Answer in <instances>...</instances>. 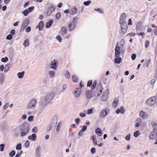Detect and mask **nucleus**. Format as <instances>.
<instances>
[{"instance_id": "nucleus-1", "label": "nucleus", "mask_w": 157, "mask_h": 157, "mask_svg": "<svg viewBox=\"0 0 157 157\" xmlns=\"http://www.w3.org/2000/svg\"><path fill=\"white\" fill-rule=\"evenodd\" d=\"M54 97V94L53 92H51L48 94L45 95L43 99L41 100L40 103V105L42 107H44L47 105Z\"/></svg>"}, {"instance_id": "nucleus-2", "label": "nucleus", "mask_w": 157, "mask_h": 157, "mask_svg": "<svg viewBox=\"0 0 157 157\" xmlns=\"http://www.w3.org/2000/svg\"><path fill=\"white\" fill-rule=\"evenodd\" d=\"M19 127L21 131L20 136H26L29 130V125L28 123L25 122L23 123L20 125Z\"/></svg>"}, {"instance_id": "nucleus-3", "label": "nucleus", "mask_w": 157, "mask_h": 157, "mask_svg": "<svg viewBox=\"0 0 157 157\" xmlns=\"http://www.w3.org/2000/svg\"><path fill=\"white\" fill-rule=\"evenodd\" d=\"M36 100L33 99L30 100L26 106L27 109H33L36 106Z\"/></svg>"}, {"instance_id": "nucleus-4", "label": "nucleus", "mask_w": 157, "mask_h": 157, "mask_svg": "<svg viewBox=\"0 0 157 157\" xmlns=\"http://www.w3.org/2000/svg\"><path fill=\"white\" fill-rule=\"evenodd\" d=\"M156 98L155 97L148 98L146 101L147 105L149 106L154 105L156 102Z\"/></svg>"}, {"instance_id": "nucleus-5", "label": "nucleus", "mask_w": 157, "mask_h": 157, "mask_svg": "<svg viewBox=\"0 0 157 157\" xmlns=\"http://www.w3.org/2000/svg\"><path fill=\"white\" fill-rule=\"evenodd\" d=\"M121 32L124 34L127 31L128 28L127 23L126 22H121Z\"/></svg>"}, {"instance_id": "nucleus-6", "label": "nucleus", "mask_w": 157, "mask_h": 157, "mask_svg": "<svg viewBox=\"0 0 157 157\" xmlns=\"http://www.w3.org/2000/svg\"><path fill=\"white\" fill-rule=\"evenodd\" d=\"M74 97L77 98L81 94V88H77L74 90L73 92Z\"/></svg>"}, {"instance_id": "nucleus-7", "label": "nucleus", "mask_w": 157, "mask_h": 157, "mask_svg": "<svg viewBox=\"0 0 157 157\" xmlns=\"http://www.w3.org/2000/svg\"><path fill=\"white\" fill-rule=\"evenodd\" d=\"M57 123V118L56 116H53L50 122V124L52 127V128L54 129Z\"/></svg>"}, {"instance_id": "nucleus-8", "label": "nucleus", "mask_w": 157, "mask_h": 157, "mask_svg": "<svg viewBox=\"0 0 157 157\" xmlns=\"http://www.w3.org/2000/svg\"><path fill=\"white\" fill-rule=\"evenodd\" d=\"M149 137L151 139H154L157 138V129H155L153 130L150 134Z\"/></svg>"}, {"instance_id": "nucleus-9", "label": "nucleus", "mask_w": 157, "mask_h": 157, "mask_svg": "<svg viewBox=\"0 0 157 157\" xmlns=\"http://www.w3.org/2000/svg\"><path fill=\"white\" fill-rule=\"evenodd\" d=\"M55 10V8L54 7L53 5H51L50 6L47 10V14L48 16H50Z\"/></svg>"}, {"instance_id": "nucleus-10", "label": "nucleus", "mask_w": 157, "mask_h": 157, "mask_svg": "<svg viewBox=\"0 0 157 157\" xmlns=\"http://www.w3.org/2000/svg\"><path fill=\"white\" fill-rule=\"evenodd\" d=\"M109 93V90L107 89L104 92L102 98V100L103 101H105L107 100Z\"/></svg>"}, {"instance_id": "nucleus-11", "label": "nucleus", "mask_w": 157, "mask_h": 157, "mask_svg": "<svg viewBox=\"0 0 157 157\" xmlns=\"http://www.w3.org/2000/svg\"><path fill=\"white\" fill-rule=\"evenodd\" d=\"M136 121V123L135 125V127L136 128L139 127L142 123V120L140 118H137Z\"/></svg>"}, {"instance_id": "nucleus-12", "label": "nucleus", "mask_w": 157, "mask_h": 157, "mask_svg": "<svg viewBox=\"0 0 157 157\" xmlns=\"http://www.w3.org/2000/svg\"><path fill=\"white\" fill-rule=\"evenodd\" d=\"M36 134L35 133H33L32 135L29 136H28V139L30 140H32L33 141H35L36 140Z\"/></svg>"}, {"instance_id": "nucleus-13", "label": "nucleus", "mask_w": 157, "mask_h": 157, "mask_svg": "<svg viewBox=\"0 0 157 157\" xmlns=\"http://www.w3.org/2000/svg\"><path fill=\"white\" fill-rule=\"evenodd\" d=\"M108 114L107 112L105 109H103L100 113V116L101 117H105Z\"/></svg>"}, {"instance_id": "nucleus-14", "label": "nucleus", "mask_w": 157, "mask_h": 157, "mask_svg": "<svg viewBox=\"0 0 157 157\" xmlns=\"http://www.w3.org/2000/svg\"><path fill=\"white\" fill-rule=\"evenodd\" d=\"M140 116L143 119H145L147 117V114L143 111H141L139 114Z\"/></svg>"}, {"instance_id": "nucleus-15", "label": "nucleus", "mask_w": 157, "mask_h": 157, "mask_svg": "<svg viewBox=\"0 0 157 157\" xmlns=\"http://www.w3.org/2000/svg\"><path fill=\"white\" fill-rule=\"evenodd\" d=\"M115 56L117 57H118L120 56V48L119 47H116L115 49Z\"/></svg>"}, {"instance_id": "nucleus-16", "label": "nucleus", "mask_w": 157, "mask_h": 157, "mask_svg": "<svg viewBox=\"0 0 157 157\" xmlns=\"http://www.w3.org/2000/svg\"><path fill=\"white\" fill-rule=\"evenodd\" d=\"M40 149V146H37L36 148L35 152V156L36 157H38L40 156L39 151Z\"/></svg>"}, {"instance_id": "nucleus-17", "label": "nucleus", "mask_w": 157, "mask_h": 157, "mask_svg": "<svg viewBox=\"0 0 157 157\" xmlns=\"http://www.w3.org/2000/svg\"><path fill=\"white\" fill-rule=\"evenodd\" d=\"M126 18V15L125 13H123L121 15V17L120 21V23H121V22H126L125 21H124Z\"/></svg>"}, {"instance_id": "nucleus-18", "label": "nucleus", "mask_w": 157, "mask_h": 157, "mask_svg": "<svg viewBox=\"0 0 157 157\" xmlns=\"http://www.w3.org/2000/svg\"><path fill=\"white\" fill-rule=\"evenodd\" d=\"M124 111L125 109L123 107L121 106L120 109H118L116 110V113L117 114H119V113L121 114H123L124 113Z\"/></svg>"}, {"instance_id": "nucleus-19", "label": "nucleus", "mask_w": 157, "mask_h": 157, "mask_svg": "<svg viewBox=\"0 0 157 157\" xmlns=\"http://www.w3.org/2000/svg\"><path fill=\"white\" fill-rule=\"evenodd\" d=\"M53 22V19H51L48 22H47L46 24V27L47 28H49L51 25H52Z\"/></svg>"}, {"instance_id": "nucleus-20", "label": "nucleus", "mask_w": 157, "mask_h": 157, "mask_svg": "<svg viewBox=\"0 0 157 157\" xmlns=\"http://www.w3.org/2000/svg\"><path fill=\"white\" fill-rule=\"evenodd\" d=\"M56 62L54 60L52 61L51 62V63L50 65V67L53 69H56Z\"/></svg>"}, {"instance_id": "nucleus-21", "label": "nucleus", "mask_w": 157, "mask_h": 157, "mask_svg": "<svg viewBox=\"0 0 157 157\" xmlns=\"http://www.w3.org/2000/svg\"><path fill=\"white\" fill-rule=\"evenodd\" d=\"M102 92V90H101L98 89L96 90V91L94 93V94L96 96H98L101 94Z\"/></svg>"}, {"instance_id": "nucleus-22", "label": "nucleus", "mask_w": 157, "mask_h": 157, "mask_svg": "<svg viewBox=\"0 0 157 157\" xmlns=\"http://www.w3.org/2000/svg\"><path fill=\"white\" fill-rule=\"evenodd\" d=\"M24 74L25 72L23 71L21 72L17 73V75L19 78H23Z\"/></svg>"}, {"instance_id": "nucleus-23", "label": "nucleus", "mask_w": 157, "mask_h": 157, "mask_svg": "<svg viewBox=\"0 0 157 157\" xmlns=\"http://www.w3.org/2000/svg\"><path fill=\"white\" fill-rule=\"evenodd\" d=\"M44 25L43 21H41L39 22L38 25L39 30H41L43 29Z\"/></svg>"}, {"instance_id": "nucleus-24", "label": "nucleus", "mask_w": 157, "mask_h": 157, "mask_svg": "<svg viewBox=\"0 0 157 157\" xmlns=\"http://www.w3.org/2000/svg\"><path fill=\"white\" fill-rule=\"evenodd\" d=\"M136 30L137 31H141V29H142V26L141 25L140 23H139L136 25Z\"/></svg>"}, {"instance_id": "nucleus-25", "label": "nucleus", "mask_w": 157, "mask_h": 157, "mask_svg": "<svg viewBox=\"0 0 157 157\" xmlns=\"http://www.w3.org/2000/svg\"><path fill=\"white\" fill-rule=\"evenodd\" d=\"M77 9L75 7H74L72 8H71V14H75L77 12Z\"/></svg>"}, {"instance_id": "nucleus-26", "label": "nucleus", "mask_w": 157, "mask_h": 157, "mask_svg": "<svg viewBox=\"0 0 157 157\" xmlns=\"http://www.w3.org/2000/svg\"><path fill=\"white\" fill-rule=\"evenodd\" d=\"M29 20L28 19H26L23 21L22 24L23 25H25L27 26L29 25Z\"/></svg>"}, {"instance_id": "nucleus-27", "label": "nucleus", "mask_w": 157, "mask_h": 157, "mask_svg": "<svg viewBox=\"0 0 157 157\" xmlns=\"http://www.w3.org/2000/svg\"><path fill=\"white\" fill-rule=\"evenodd\" d=\"M72 80L74 82H77L78 80V78L75 75H73L72 77Z\"/></svg>"}, {"instance_id": "nucleus-28", "label": "nucleus", "mask_w": 157, "mask_h": 157, "mask_svg": "<svg viewBox=\"0 0 157 157\" xmlns=\"http://www.w3.org/2000/svg\"><path fill=\"white\" fill-rule=\"evenodd\" d=\"M10 63L7 64L6 65V66H5V67L4 71V72H7L9 71V69H10L9 67H10Z\"/></svg>"}, {"instance_id": "nucleus-29", "label": "nucleus", "mask_w": 157, "mask_h": 157, "mask_svg": "<svg viewBox=\"0 0 157 157\" xmlns=\"http://www.w3.org/2000/svg\"><path fill=\"white\" fill-rule=\"evenodd\" d=\"M114 60L116 63L119 64L121 62V57L117 58H115Z\"/></svg>"}, {"instance_id": "nucleus-30", "label": "nucleus", "mask_w": 157, "mask_h": 157, "mask_svg": "<svg viewBox=\"0 0 157 157\" xmlns=\"http://www.w3.org/2000/svg\"><path fill=\"white\" fill-rule=\"evenodd\" d=\"M140 134V132L139 131H137L134 133L133 136L135 137H138Z\"/></svg>"}, {"instance_id": "nucleus-31", "label": "nucleus", "mask_w": 157, "mask_h": 157, "mask_svg": "<svg viewBox=\"0 0 157 157\" xmlns=\"http://www.w3.org/2000/svg\"><path fill=\"white\" fill-rule=\"evenodd\" d=\"M90 91L89 92L88 91L86 92V97L87 99H89L93 96V95L90 93Z\"/></svg>"}, {"instance_id": "nucleus-32", "label": "nucleus", "mask_w": 157, "mask_h": 157, "mask_svg": "<svg viewBox=\"0 0 157 157\" xmlns=\"http://www.w3.org/2000/svg\"><path fill=\"white\" fill-rule=\"evenodd\" d=\"M96 132L98 133V135L101 136L102 134V131L100 128H98L96 130Z\"/></svg>"}, {"instance_id": "nucleus-33", "label": "nucleus", "mask_w": 157, "mask_h": 157, "mask_svg": "<svg viewBox=\"0 0 157 157\" xmlns=\"http://www.w3.org/2000/svg\"><path fill=\"white\" fill-rule=\"evenodd\" d=\"M65 77L67 78H69L70 77V74L68 71H67L64 75Z\"/></svg>"}, {"instance_id": "nucleus-34", "label": "nucleus", "mask_w": 157, "mask_h": 157, "mask_svg": "<svg viewBox=\"0 0 157 157\" xmlns=\"http://www.w3.org/2000/svg\"><path fill=\"white\" fill-rule=\"evenodd\" d=\"M50 75V78L54 77L55 76V71H50L49 72Z\"/></svg>"}, {"instance_id": "nucleus-35", "label": "nucleus", "mask_w": 157, "mask_h": 157, "mask_svg": "<svg viewBox=\"0 0 157 157\" xmlns=\"http://www.w3.org/2000/svg\"><path fill=\"white\" fill-rule=\"evenodd\" d=\"M15 152L14 150H12L9 153V155L11 157H13L15 155Z\"/></svg>"}, {"instance_id": "nucleus-36", "label": "nucleus", "mask_w": 157, "mask_h": 157, "mask_svg": "<svg viewBox=\"0 0 157 157\" xmlns=\"http://www.w3.org/2000/svg\"><path fill=\"white\" fill-rule=\"evenodd\" d=\"M29 44V41L28 39H27L26 40H25L24 42V43L23 44V45L24 46L26 47V46H28Z\"/></svg>"}, {"instance_id": "nucleus-37", "label": "nucleus", "mask_w": 157, "mask_h": 157, "mask_svg": "<svg viewBox=\"0 0 157 157\" xmlns=\"http://www.w3.org/2000/svg\"><path fill=\"white\" fill-rule=\"evenodd\" d=\"M8 60V58L7 57H5V58H2L1 59V61L2 62H6Z\"/></svg>"}, {"instance_id": "nucleus-38", "label": "nucleus", "mask_w": 157, "mask_h": 157, "mask_svg": "<svg viewBox=\"0 0 157 157\" xmlns=\"http://www.w3.org/2000/svg\"><path fill=\"white\" fill-rule=\"evenodd\" d=\"M97 82L95 81L93 83V85H92V86L91 87L92 90H94L96 86L97 85Z\"/></svg>"}, {"instance_id": "nucleus-39", "label": "nucleus", "mask_w": 157, "mask_h": 157, "mask_svg": "<svg viewBox=\"0 0 157 157\" xmlns=\"http://www.w3.org/2000/svg\"><path fill=\"white\" fill-rule=\"evenodd\" d=\"M29 13L28 12V10L27 9H26L22 12V13L24 14L25 16H26Z\"/></svg>"}, {"instance_id": "nucleus-40", "label": "nucleus", "mask_w": 157, "mask_h": 157, "mask_svg": "<svg viewBox=\"0 0 157 157\" xmlns=\"http://www.w3.org/2000/svg\"><path fill=\"white\" fill-rule=\"evenodd\" d=\"M61 32L64 34H66L67 33V31L65 27H63L61 29Z\"/></svg>"}, {"instance_id": "nucleus-41", "label": "nucleus", "mask_w": 157, "mask_h": 157, "mask_svg": "<svg viewBox=\"0 0 157 157\" xmlns=\"http://www.w3.org/2000/svg\"><path fill=\"white\" fill-rule=\"evenodd\" d=\"M91 3V1L89 0L87 1H85L84 2L83 4L84 5L87 6H88Z\"/></svg>"}, {"instance_id": "nucleus-42", "label": "nucleus", "mask_w": 157, "mask_h": 157, "mask_svg": "<svg viewBox=\"0 0 157 157\" xmlns=\"http://www.w3.org/2000/svg\"><path fill=\"white\" fill-rule=\"evenodd\" d=\"M118 101V99L117 98H116L114 101H113V103H116V105H114V107H116L117 106V105H118V104L117 103V102Z\"/></svg>"}, {"instance_id": "nucleus-43", "label": "nucleus", "mask_w": 157, "mask_h": 157, "mask_svg": "<svg viewBox=\"0 0 157 157\" xmlns=\"http://www.w3.org/2000/svg\"><path fill=\"white\" fill-rule=\"evenodd\" d=\"M5 145L4 144H2L0 145V151H2L4 149Z\"/></svg>"}, {"instance_id": "nucleus-44", "label": "nucleus", "mask_w": 157, "mask_h": 157, "mask_svg": "<svg viewBox=\"0 0 157 157\" xmlns=\"http://www.w3.org/2000/svg\"><path fill=\"white\" fill-rule=\"evenodd\" d=\"M151 125L153 128V129H157L156 128V123L154 122H151Z\"/></svg>"}, {"instance_id": "nucleus-45", "label": "nucleus", "mask_w": 157, "mask_h": 157, "mask_svg": "<svg viewBox=\"0 0 157 157\" xmlns=\"http://www.w3.org/2000/svg\"><path fill=\"white\" fill-rule=\"evenodd\" d=\"M21 143L18 144L16 147L17 150H21Z\"/></svg>"}, {"instance_id": "nucleus-46", "label": "nucleus", "mask_w": 157, "mask_h": 157, "mask_svg": "<svg viewBox=\"0 0 157 157\" xmlns=\"http://www.w3.org/2000/svg\"><path fill=\"white\" fill-rule=\"evenodd\" d=\"M13 36L11 34H10L7 36L6 37V39L7 40H11Z\"/></svg>"}, {"instance_id": "nucleus-47", "label": "nucleus", "mask_w": 157, "mask_h": 157, "mask_svg": "<svg viewBox=\"0 0 157 157\" xmlns=\"http://www.w3.org/2000/svg\"><path fill=\"white\" fill-rule=\"evenodd\" d=\"M34 7L33 6H32L29 7L27 10H28V12L30 13L34 10Z\"/></svg>"}, {"instance_id": "nucleus-48", "label": "nucleus", "mask_w": 157, "mask_h": 157, "mask_svg": "<svg viewBox=\"0 0 157 157\" xmlns=\"http://www.w3.org/2000/svg\"><path fill=\"white\" fill-rule=\"evenodd\" d=\"M29 141L27 140H26L25 144V146L26 147H27L29 146Z\"/></svg>"}, {"instance_id": "nucleus-49", "label": "nucleus", "mask_w": 157, "mask_h": 157, "mask_svg": "<svg viewBox=\"0 0 157 157\" xmlns=\"http://www.w3.org/2000/svg\"><path fill=\"white\" fill-rule=\"evenodd\" d=\"M96 151V148L95 147H92L91 149V152L93 154H95Z\"/></svg>"}, {"instance_id": "nucleus-50", "label": "nucleus", "mask_w": 157, "mask_h": 157, "mask_svg": "<svg viewBox=\"0 0 157 157\" xmlns=\"http://www.w3.org/2000/svg\"><path fill=\"white\" fill-rule=\"evenodd\" d=\"M61 17V14L60 13H57L56 15V18L57 19H59Z\"/></svg>"}, {"instance_id": "nucleus-51", "label": "nucleus", "mask_w": 157, "mask_h": 157, "mask_svg": "<svg viewBox=\"0 0 157 157\" xmlns=\"http://www.w3.org/2000/svg\"><path fill=\"white\" fill-rule=\"evenodd\" d=\"M33 116H29L28 118V120L30 122L32 121L33 120Z\"/></svg>"}, {"instance_id": "nucleus-52", "label": "nucleus", "mask_w": 157, "mask_h": 157, "mask_svg": "<svg viewBox=\"0 0 157 157\" xmlns=\"http://www.w3.org/2000/svg\"><path fill=\"white\" fill-rule=\"evenodd\" d=\"M87 128V126L86 125H84L83 127H82V130H82V131H83V132H85L86 131V129Z\"/></svg>"}, {"instance_id": "nucleus-53", "label": "nucleus", "mask_w": 157, "mask_h": 157, "mask_svg": "<svg viewBox=\"0 0 157 157\" xmlns=\"http://www.w3.org/2000/svg\"><path fill=\"white\" fill-rule=\"evenodd\" d=\"M31 31V27L30 26H28L25 29V31L27 33H29Z\"/></svg>"}, {"instance_id": "nucleus-54", "label": "nucleus", "mask_w": 157, "mask_h": 157, "mask_svg": "<svg viewBox=\"0 0 157 157\" xmlns=\"http://www.w3.org/2000/svg\"><path fill=\"white\" fill-rule=\"evenodd\" d=\"M130 134H128L125 137V139L128 140V141L129 140H130Z\"/></svg>"}, {"instance_id": "nucleus-55", "label": "nucleus", "mask_w": 157, "mask_h": 157, "mask_svg": "<svg viewBox=\"0 0 157 157\" xmlns=\"http://www.w3.org/2000/svg\"><path fill=\"white\" fill-rule=\"evenodd\" d=\"M94 10L97 11L99 12L100 13H104L103 10H101L99 8L95 9Z\"/></svg>"}, {"instance_id": "nucleus-56", "label": "nucleus", "mask_w": 157, "mask_h": 157, "mask_svg": "<svg viewBox=\"0 0 157 157\" xmlns=\"http://www.w3.org/2000/svg\"><path fill=\"white\" fill-rule=\"evenodd\" d=\"M136 55L135 54H132L131 56L132 59V60H134L135 59L136 57Z\"/></svg>"}, {"instance_id": "nucleus-57", "label": "nucleus", "mask_w": 157, "mask_h": 157, "mask_svg": "<svg viewBox=\"0 0 157 157\" xmlns=\"http://www.w3.org/2000/svg\"><path fill=\"white\" fill-rule=\"evenodd\" d=\"M136 35L138 36H143L145 35V33L143 32L142 33H136Z\"/></svg>"}, {"instance_id": "nucleus-58", "label": "nucleus", "mask_w": 157, "mask_h": 157, "mask_svg": "<svg viewBox=\"0 0 157 157\" xmlns=\"http://www.w3.org/2000/svg\"><path fill=\"white\" fill-rule=\"evenodd\" d=\"M37 128L36 127H34L32 129V132H37Z\"/></svg>"}, {"instance_id": "nucleus-59", "label": "nucleus", "mask_w": 157, "mask_h": 157, "mask_svg": "<svg viewBox=\"0 0 157 157\" xmlns=\"http://www.w3.org/2000/svg\"><path fill=\"white\" fill-rule=\"evenodd\" d=\"M93 109L92 108L88 109L87 110V113L88 114H90L93 113Z\"/></svg>"}, {"instance_id": "nucleus-60", "label": "nucleus", "mask_w": 157, "mask_h": 157, "mask_svg": "<svg viewBox=\"0 0 157 157\" xmlns=\"http://www.w3.org/2000/svg\"><path fill=\"white\" fill-rule=\"evenodd\" d=\"M93 82L92 80H90V81H89L88 82L87 86H91Z\"/></svg>"}, {"instance_id": "nucleus-61", "label": "nucleus", "mask_w": 157, "mask_h": 157, "mask_svg": "<svg viewBox=\"0 0 157 157\" xmlns=\"http://www.w3.org/2000/svg\"><path fill=\"white\" fill-rule=\"evenodd\" d=\"M60 123H59L56 127V131L57 132H58L60 130V126H59Z\"/></svg>"}, {"instance_id": "nucleus-62", "label": "nucleus", "mask_w": 157, "mask_h": 157, "mask_svg": "<svg viewBox=\"0 0 157 157\" xmlns=\"http://www.w3.org/2000/svg\"><path fill=\"white\" fill-rule=\"evenodd\" d=\"M80 121V119L78 118H76L75 119V121L77 124H78L79 122Z\"/></svg>"}, {"instance_id": "nucleus-63", "label": "nucleus", "mask_w": 157, "mask_h": 157, "mask_svg": "<svg viewBox=\"0 0 157 157\" xmlns=\"http://www.w3.org/2000/svg\"><path fill=\"white\" fill-rule=\"evenodd\" d=\"M145 47L147 48L149 44V41L148 40H147L145 42Z\"/></svg>"}, {"instance_id": "nucleus-64", "label": "nucleus", "mask_w": 157, "mask_h": 157, "mask_svg": "<svg viewBox=\"0 0 157 157\" xmlns=\"http://www.w3.org/2000/svg\"><path fill=\"white\" fill-rule=\"evenodd\" d=\"M56 39L59 41V42H61L62 40V39L60 36H57L56 37Z\"/></svg>"}]
</instances>
